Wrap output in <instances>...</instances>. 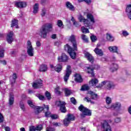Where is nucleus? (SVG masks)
<instances>
[{"instance_id":"obj_18","label":"nucleus","mask_w":131,"mask_h":131,"mask_svg":"<svg viewBox=\"0 0 131 131\" xmlns=\"http://www.w3.org/2000/svg\"><path fill=\"white\" fill-rule=\"evenodd\" d=\"M50 68L52 71L55 70L57 72H60L62 70V64H58L56 67H54V65H50Z\"/></svg>"},{"instance_id":"obj_5","label":"nucleus","mask_w":131,"mask_h":131,"mask_svg":"<svg viewBox=\"0 0 131 131\" xmlns=\"http://www.w3.org/2000/svg\"><path fill=\"white\" fill-rule=\"evenodd\" d=\"M78 19L80 22H83L85 27H89V29H93V25L91 24V23L89 21L88 19L84 18L83 16L80 14L78 17Z\"/></svg>"},{"instance_id":"obj_63","label":"nucleus","mask_w":131,"mask_h":131,"mask_svg":"<svg viewBox=\"0 0 131 131\" xmlns=\"http://www.w3.org/2000/svg\"><path fill=\"white\" fill-rule=\"evenodd\" d=\"M101 61H102V62H107V61H108V59L106 57H102L101 58Z\"/></svg>"},{"instance_id":"obj_50","label":"nucleus","mask_w":131,"mask_h":131,"mask_svg":"<svg viewBox=\"0 0 131 131\" xmlns=\"http://www.w3.org/2000/svg\"><path fill=\"white\" fill-rule=\"evenodd\" d=\"M5 56V51L4 50H0V58H4Z\"/></svg>"},{"instance_id":"obj_49","label":"nucleus","mask_w":131,"mask_h":131,"mask_svg":"<svg viewBox=\"0 0 131 131\" xmlns=\"http://www.w3.org/2000/svg\"><path fill=\"white\" fill-rule=\"evenodd\" d=\"M36 130L40 131L42 129V125H38L35 127Z\"/></svg>"},{"instance_id":"obj_3","label":"nucleus","mask_w":131,"mask_h":131,"mask_svg":"<svg viewBox=\"0 0 131 131\" xmlns=\"http://www.w3.org/2000/svg\"><path fill=\"white\" fill-rule=\"evenodd\" d=\"M49 31H50V24H46L41 28L39 34L43 38H46Z\"/></svg>"},{"instance_id":"obj_62","label":"nucleus","mask_w":131,"mask_h":131,"mask_svg":"<svg viewBox=\"0 0 131 131\" xmlns=\"http://www.w3.org/2000/svg\"><path fill=\"white\" fill-rule=\"evenodd\" d=\"M110 51L111 53H116L117 54H119V52H118V50H110Z\"/></svg>"},{"instance_id":"obj_14","label":"nucleus","mask_w":131,"mask_h":131,"mask_svg":"<svg viewBox=\"0 0 131 131\" xmlns=\"http://www.w3.org/2000/svg\"><path fill=\"white\" fill-rule=\"evenodd\" d=\"M107 109H120L121 108V103L119 102H116L111 105V106H108Z\"/></svg>"},{"instance_id":"obj_45","label":"nucleus","mask_w":131,"mask_h":131,"mask_svg":"<svg viewBox=\"0 0 131 131\" xmlns=\"http://www.w3.org/2000/svg\"><path fill=\"white\" fill-rule=\"evenodd\" d=\"M122 34L123 36H124V37H126V36H128V35H129V33H128V32L126 30L122 31Z\"/></svg>"},{"instance_id":"obj_34","label":"nucleus","mask_w":131,"mask_h":131,"mask_svg":"<svg viewBox=\"0 0 131 131\" xmlns=\"http://www.w3.org/2000/svg\"><path fill=\"white\" fill-rule=\"evenodd\" d=\"M27 50H33V47H32V44L30 40H28L27 41Z\"/></svg>"},{"instance_id":"obj_6","label":"nucleus","mask_w":131,"mask_h":131,"mask_svg":"<svg viewBox=\"0 0 131 131\" xmlns=\"http://www.w3.org/2000/svg\"><path fill=\"white\" fill-rule=\"evenodd\" d=\"M105 84L107 90H111L112 89H114V88H115V84H114V83L110 81H103L101 84H99L98 86H96V88H102V86H104Z\"/></svg>"},{"instance_id":"obj_22","label":"nucleus","mask_w":131,"mask_h":131,"mask_svg":"<svg viewBox=\"0 0 131 131\" xmlns=\"http://www.w3.org/2000/svg\"><path fill=\"white\" fill-rule=\"evenodd\" d=\"M68 53L69 54L72 59H75L76 58V53L74 50H69Z\"/></svg>"},{"instance_id":"obj_35","label":"nucleus","mask_w":131,"mask_h":131,"mask_svg":"<svg viewBox=\"0 0 131 131\" xmlns=\"http://www.w3.org/2000/svg\"><path fill=\"white\" fill-rule=\"evenodd\" d=\"M19 106L20 109L23 111V112H25L26 111V108L25 107V104H24V102L23 101H20Z\"/></svg>"},{"instance_id":"obj_54","label":"nucleus","mask_w":131,"mask_h":131,"mask_svg":"<svg viewBox=\"0 0 131 131\" xmlns=\"http://www.w3.org/2000/svg\"><path fill=\"white\" fill-rule=\"evenodd\" d=\"M101 48H102V44L98 43H97L96 48L95 49V50H100Z\"/></svg>"},{"instance_id":"obj_17","label":"nucleus","mask_w":131,"mask_h":131,"mask_svg":"<svg viewBox=\"0 0 131 131\" xmlns=\"http://www.w3.org/2000/svg\"><path fill=\"white\" fill-rule=\"evenodd\" d=\"M84 57L89 61V62H91V63H93L94 62V57H93V56H92V54H90V53L88 52H84Z\"/></svg>"},{"instance_id":"obj_55","label":"nucleus","mask_w":131,"mask_h":131,"mask_svg":"<svg viewBox=\"0 0 131 131\" xmlns=\"http://www.w3.org/2000/svg\"><path fill=\"white\" fill-rule=\"evenodd\" d=\"M71 102L72 104H74V105H76V100H75V98L74 97L71 98Z\"/></svg>"},{"instance_id":"obj_26","label":"nucleus","mask_w":131,"mask_h":131,"mask_svg":"<svg viewBox=\"0 0 131 131\" xmlns=\"http://www.w3.org/2000/svg\"><path fill=\"white\" fill-rule=\"evenodd\" d=\"M8 104L10 106H12L14 104V94L13 93L10 94Z\"/></svg>"},{"instance_id":"obj_11","label":"nucleus","mask_w":131,"mask_h":131,"mask_svg":"<svg viewBox=\"0 0 131 131\" xmlns=\"http://www.w3.org/2000/svg\"><path fill=\"white\" fill-rule=\"evenodd\" d=\"M14 5L16 8H20V9H23L24 8H26V6H27V3L25 2L15 1L14 2Z\"/></svg>"},{"instance_id":"obj_24","label":"nucleus","mask_w":131,"mask_h":131,"mask_svg":"<svg viewBox=\"0 0 131 131\" xmlns=\"http://www.w3.org/2000/svg\"><path fill=\"white\" fill-rule=\"evenodd\" d=\"M11 27H15V28H19V26H18V20L16 19H13L11 21Z\"/></svg>"},{"instance_id":"obj_43","label":"nucleus","mask_w":131,"mask_h":131,"mask_svg":"<svg viewBox=\"0 0 131 131\" xmlns=\"http://www.w3.org/2000/svg\"><path fill=\"white\" fill-rule=\"evenodd\" d=\"M81 30L83 33H90V31L87 28H85L84 27H82Z\"/></svg>"},{"instance_id":"obj_58","label":"nucleus","mask_w":131,"mask_h":131,"mask_svg":"<svg viewBox=\"0 0 131 131\" xmlns=\"http://www.w3.org/2000/svg\"><path fill=\"white\" fill-rule=\"evenodd\" d=\"M29 130L30 131H36L35 126H30L29 127Z\"/></svg>"},{"instance_id":"obj_33","label":"nucleus","mask_w":131,"mask_h":131,"mask_svg":"<svg viewBox=\"0 0 131 131\" xmlns=\"http://www.w3.org/2000/svg\"><path fill=\"white\" fill-rule=\"evenodd\" d=\"M71 21L73 22V25L76 27H79V26H80V25H79V23L75 21V19H74V17H73V16L71 17Z\"/></svg>"},{"instance_id":"obj_20","label":"nucleus","mask_w":131,"mask_h":131,"mask_svg":"<svg viewBox=\"0 0 131 131\" xmlns=\"http://www.w3.org/2000/svg\"><path fill=\"white\" fill-rule=\"evenodd\" d=\"M66 6L67 7V9L70 10V11H72V12H74L75 11V8L72 5V4L70 3L69 2H67L66 3Z\"/></svg>"},{"instance_id":"obj_42","label":"nucleus","mask_w":131,"mask_h":131,"mask_svg":"<svg viewBox=\"0 0 131 131\" xmlns=\"http://www.w3.org/2000/svg\"><path fill=\"white\" fill-rule=\"evenodd\" d=\"M94 52L98 56H103V51L101 50H95Z\"/></svg>"},{"instance_id":"obj_31","label":"nucleus","mask_w":131,"mask_h":131,"mask_svg":"<svg viewBox=\"0 0 131 131\" xmlns=\"http://www.w3.org/2000/svg\"><path fill=\"white\" fill-rule=\"evenodd\" d=\"M38 9H39L38 4H35L33 7V13H34V14H37V13L38 12Z\"/></svg>"},{"instance_id":"obj_19","label":"nucleus","mask_w":131,"mask_h":131,"mask_svg":"<svg viewBox=\"0 0 131 131\" xmlns=\"http://www.w3.org/2000/svg\"><path fill=\"white\" fill-rule=\"evenodd\" d=\"M98 83H99V80L96 78L92 79L89 81V84L91 86H97V84H98Z\"/></svg>"},{"instance_id":"obj_44","label":"nucleus","mask_w":131,"mask_h":131,"mask_svg":"<svg viewBox=\"0 0 131 131\" xmlns=\"http://www.w3.org/2000/svg\"><path fill=\"white\" fill-rule=\"evenodd\" d=\"M50 117L53 120H56L59 118V115L57 114H52V115H50Z\"/></svg>"},{"instance_id":"obj_25","label":"nucleus","mask_w":131,"mask_h":131,"mask_svg":"<svg viewBox=\"0 0 131 131\" xmlns=\"http://www.w3.org/2000/svg\"><path fill=\"white\" fill-rule=\"evenodd\" d=\"M118 69V64L116 63H113L111 66L110 70L111 72H114V71H117Z\"/></svg>"},{"instance_id":"obj_28","label":"nucleus","mask_w":131,"mask_h":131,"mask_svg":"<svg viewBox=\"0 0 131 131\" xmlns=\"http://www.w3.org/2000/svg\"><path fill=\"white\" fill-rule=\"evenodd\" d=\"M75 81H76L77 82H82V78H81V76H80V75L76 74L75 75Z\"/></svg>"},{"instance_id":"obj_32","label":"nucleus","mask_w":131,"mask_h":131,"mask_svg":"<svg viewBox=\"0 0 131 131\" xmlns=\"http://www.w3.org/2000/svg\"><path fill=\"white\" fill-rule=\"evenodd\" d=\"M63 90L64 92L65 96L66 97H68L69 96H70L71 94H72V91H71V90L68 89V88H64Z\"/></svg>"},{"instance_id":"obj_1","label":"nucleus","mask_w":131,"mask_h":131,"mask_svg":"<svg viewBox=\"0 0 131 131\" xmlns=\"http://www.w3.org/2000/svg\"><path fill=\"white\" fill-rule=\"evenodd\" d=\"M28 104L30 107L34 109V113L36 115L39 114L42 110H44L46 117H50V112L49 111V105H43V106H36L33 105L31 100L28 101Z\"/></svg>"},{"instance_id":"obj_10","label":"nucleus","mask_w":131,"mask_h":131,"mask_svg":"<svg viewBox=\"0 0 131 131\" xmlns=\"http://www.w3.org/2000/svg\"><path fill=\"white\" fill-rule=\"evenodd\" d=\"M13 36H14V32H13V31H9L6 37L7 41L8 43H12V42L14 41Z\"/></svg>"},{"instance_id":"obj_52","label":"nucleus","mask_w":131,"mask_h":131,"mask_svg":"<svg viewBox=\"0 0 131 131\" xmlns=\"http://www.w3.org/2000/svg\"><path fill=\"white\" fill-rule=\"evenodd\" d=\"M51 125H53V126H60V125H61V124L60 123H58V122H53L52 123Z\"/></svg>"},{"instance_id":"obj_27","label":"nucleus","mask_w":131,"mask_h":131,"mask_svg":"<svg viewBox=\"0 0 131 131\" xmlns=\"http://www.w3.org/2000/svg\"><path fill=\"white\" fill-rule=\"evenodd\" d=\"M86 16H87V19L90 20L91 22H92V23L94 24L95 23V22H96L95 21V18L94 17V16L93 15V14L91 13H88Z\"/></svg>"},{"instance_id":"obj_37","label":"nucleus","mask_w":131,"mask_h":131,"mask_svg":"<svg viewBox=\"0 0 131 131\" xmlns=\"http://www.w3.org/2000/svg\"><path fill=\"white\" fill-rule=\"evenodd\" d=\"M90 38L92 42H96V41L98 40V38H97V36L93 34H91Z\"/></svg>"},{"instance_id":"obj_15","label":"nucleus","mask_w":131,"mask_h":131,"mask_svg":"<svg viewBox=\"0 0 131 131\" xmlns=\"http://www.w3.org/2000/svg\"><path fill=\"white\" fill-rule=\"evenodd\" d=\"M70 41L73 43V47L74 48V50L77 49V45H76V40L75 39V35H72L69 38Z\"/></svg>"},{"instance_id":"obj_53","label":"nucleus","mask_w":131,"mask_h":131,"mask_svg":"<svg viewBox=\"0 0 131 131\" xmlns=\"http://www.w3.org/2000/svg\"><path fill=\"white\" fill-rule=\"evenodd\" d=\"M37 97H38V99H39L40 100H41L42 101L46 100V98L45 97V96H43L42 95H38Z\"/></svg>"},{"instance_id":"obj_39","label":"nucleus","mask_w":131,"mask_h":131,"mask_svg":"<svg viewBox=\"0 0 131 131\" xmlns=\"http://www.w3.org/2000/svg\"><path fill=\"white\" fill-rule=\"evenodd\" d=\"M81 39L84 42H86L88 43L89 42V38H88V36L84 34L81 35Z\"/></svg>"},{"instance_id":"obj_30","label":"nucleus","mask_w":131,"mask_h":131,"mask_svg":"<svg viewBox=\"0 0 131 131\" xmlns=\"http://www.w3.org/2000/svg\"><path fill=\"white\" fill-rule=\"evenodd\" d=\"M48 70V67H47V65L45 64H42L40 66L39 71L41 72H45Z\"/></svg>"},{"instance_id":"obj_51","label":"nucleus","mask_w":131,"mask_h":131,"mask_svg":"<svg viewBox=\"0 0 131 131\" xmlns=\"http://www.w3.org/2000/svg\"><path fill=\"white\" fill-rule=\"evenodd\" d=\"M119 48L117 46H111L108 47V50H118Z\"/></svg>"},{"instance_id":"obj_13","label":"nucleus","mask_w":131,"mask_h":131,"mask_svg":"<svg viewBox=\"0 0 131 131\" xmlns=\"http://www.w3.org/2000/svg\"><path fill=\"white\" fill-rule=\"evenodd\" d=\"M95 67H93V66L87 67L85 69V72L89 73V74H91V77H94L95 76V74L94 73V69H95Z\"/></svg>"},{"instance_id":"obj_9","label":"nucleus","mask_w":131,"mask_h":131,"mask_svg":"<svg viewBox=\"0 0 131 131\" xmlns=\"http://www.w3.org/2000/svg\"><path fill=\"white\" fill-rule=\"evenodd\" d=\"M71 74V67L70 66H68L67 67V70L66 71V74L63 77L64 81L65 82H67L68 81V79H69V77Z\"/></svg>"},{"instance_id":"obj_47","label":"nucleus","mask_w":131,"mask_h":131,"mask_svg":"<svg viewBox=\"0 0 131 131\" xmlns=\"http://www.w3.org/2000/svg\"><path fill=\"white\" fill-rule=\"evenodd\" d=\"M90 87L88 85H84L82 86L81 91H88V90H89Z\"/></svg>"},{"instance_id":"obj_64","label":"nucleus","mask_w":131,"mask_h":131,"mask_svg":"<svg viewBox=\"0 0 131 131\" xmlns=\"http://www.w3.org/2000/svg\"><path fill=\"white\" fill-rule=\"evenodd\" d=\"M36 44L37 47H40V46L41 45V44L40 43V42L39 41H37L36 42Z\"/></svg>"},{"instance_id":"obj_2","label":"nucleus","mask_w":131,"mask_h":131,"mask_svg":"<svg viewBox=\"0 0 131 131\" xmlns=\"http://www.w3.org/2000/svg\"><path fill=\"white\" fill-rule=\"evenodd\" d=\"M97 131H112V128L109 123L104 120L97 126Z\"/></svg>"},{"instance_id":"obj_48","label":"nucleus","mask_w":131,"mask_h":131,"mask_svg":"<svg viewBox=\"0 0 131 131\" xmlns=\"http://www.w3.org/2000/svg\"><path fill=\"white\" fill-rule=\"evenodd\" d=\"M60 87L57 86L55 90V93L57 94V95H61V92L59 91Z\"/></svg>"},{"instance_id":"obj_4","label":"nucleus","mask_w":131,"mask_h":131,"mask_svg":"<svg viewBox=\"0 0 131 131\" xmlns=\"http://www.w3.org/2000/svg\"><path fill=\"white\" fill-rule=\"evenodd\" d=\"M78 109L82 113L81 114V117H85V116H91L92 115V111L84 107L82 104L79 106Z\"/></svg>"},{"instance_id":"obj_29","label":"nucleus","mask_w":131,"mask_h":131,"mask_svg":"<svg viewBox=\"0 0 131 131\" xmlns=\"http://www.w3.org/2000/svg\"><path fill=\"white\" fill-rule=\"evenodd\" d=\"M16 78H17V75L14 73L13 75L10 77V82L11 84L15 83Z\"/></svg>"},{"instance_id":"obj_23","label":"nucleus","mask_w":131,"mask_h":131,"mask_svg":"<svg viewBox=\"0 0 131 131\" xmlns=\"http://www.w3.org/2000/svg\"><path fill=\"white\" fill-rule=\"evenodd\" d=\"M126 13L128 17V18L131 20V5L129 4L127 5L126 8Z\"/></svg>"},{"instance_id":"obj_61","label":"nucleus","mask_w":131,"mask_h":131,"mask_svg":"<svg viewBox=\"0 0 131 131\" xmlns=\"http://www.w3.org/2000/svg\"><path fill=\"white\" fill-rule=\"evenodd\" d=\"M4 121V116H3V115L0 113V123L1 122H3Z\"/></svg>"},{"instance_id":"obj_60","label":"nucleus","mask_w":131,"mask_h":131,"mask_svg":"<svg viewBox=\"0 0 131 131\" xmlns=\"http://www.w3.org/2000/svg\"><path fill=\"white\" fill-rule=\"evenodd\" d=\"M64 50H71V47L69 45L67 44L66 46H64Z\"/></svg>"},{"instance_id":"obj_8","label":"nucleus","mask_w":131,"mask_h":131,"mask_svg":"<svg viewBox=\"0 0 131 131\" xmlns=\"http://www.w3.org/2000/svg\"><path fill=\"white\" fill-rule=\"evenodd\" d=\"M74 120V116L70 114H68L67 117L63 120V124L65 126H68L71 121Z\"/></svg>"},{"instance_id":"obj_38","label":"nucleus","mask_w":131,"mask_h":131,"mask_svg":"<svg viewBox=\"0 0 131 131\" xmlns=\"http://www.w3.org/2000/svg\"><path fill=\"white\" fill-rule=\"evenodd\" d=\"M57 25L59 27V28H61V29H63V28H64V25H63V21H62V20L60 19L57 20Z\"/></svg>"},{"instance_id":"obj_57","label":"nucleus","mask_w":131,"mask_h":131,"mask_svg":"<svg viewBox=\"0 0 131 131\" xmlns=\"http://www.w3.org/2000/svg\"><path fill=\"white\" fill-rule=\"evenodd\" d=\"M114 121L115 123H119V122L121 121V119H120V118H116L114 119Z\"/></svg>"},{"instance_id":"obj_46","label":"nucleus","mask_w":131,"mask_h":131,"mask_svg":"<svg viewBox=\"0 0 131 131\" xmlns=\"http://www.w3.org/2000/svg\"><path fill=\"white\" fill-rule=\"evenodd\" d=\"M47 13H48V10H47V9H46V8H43L42 10V12L41 13V16H42V17H43L44 16H46V14H47Z\"/></svg>"},{"instance_id":"obj_40","label":"nucleus","mask_w":131,"mask_h":131,"mask_svg":"<svg viewBox=\"0 0 131 131\" xmlns=\"http://www.w3.org/2000/svg\"><path fill=\"white\" fill-rule=\"evenodd\" d=\"M105 102L107 105H110L112 103V99L110 97H106L105 98Z\"/></svg>"},{"instance_id":"obj_59","label":"nucleus","mask_w":131,"mask_h":131,"mask_svg":"<svg viewBox=\"0 0 131 131\" xmlns=\"http://www.w3.org/2000/svg\"><path fill=\"white\" fill-rule=\"evenodd\" d=\"M45 96L47 100H50V93L49 92L47 91L45 93Z\"/></svg>"},{"instance_id":"obj_41","label":"nucleus","mask_w":131,"mask_h":131,"mask_svg":"<svg viewBox=\"0 0 131 131\" xmlns=\"http://www.w3.org/2000/svg\"><path fill=\"white\" fill-rule=\"evenodd\" d=\"M27 53L30 57H33V55H34V51L33 50H28Z\"/></svg>"},{"instance_id":"obj_12","label":"nucleus","mask_w":131,"mask_h":131,"mask_svg":"<svg viewBox=\"0 0 131 131\" xmlns=\"http://www.w3.org/2000/svg\"><path fill=\"white\" fill-rule=\"evenodd\" d=\"M69 60V57L65 53L61 54L60 57H58V62H68Z\"/></svg>"},{"instance_id":"obj_56","label":"nucleus","mask_w":131,"mask_h":131,"mask_svg":"<svg viewBox=\"0 0 131 131\" xmlns=\"http://www.w3.org/2000/svg\"><path fill=\"white\" fill-rule=\"evenodd\" d=\"M85 100H86L88 103H91V104H94V102L92 101V100H91V98L87 97H85Z\"/></svg>"},{"instance_id":"obj_21","label":"nucleus","mask_w":131,"mask_h":131,"mask_svg":"<svg viewBox=\"0 0 131 131\" xmlns=\"http://www.w3.org/2000/svg\"><path fill=\"white\" fill-rule=\"evenodd\" d=\"M88 96L91 97L92 100H97L98 99V95L95 94L93 91H89L88 93Z\"/></svg>"},{"instance_id":"obj_7","label":"nucleus","mask_w":131,"mask_h":131,"mask_svg":"<svg viewBox=\"0 0 131 131\" xmlns=\"http://www.w3.org/2000/svg\"><path fill=\"white\" fill-rule=\"evenodd\" d=\"M55 104L57 107H60V110L62 113H66L67 110H66V103L64 101H57L55 103Z\"/></svg>"},{"instance_id":"obj_16","label":"nucleus","mask_w":131,"mask_h":131,"mask_svg":"<svg viewBox=\"0 0 131 131\" xmlns=\"http://www.w3.org/2000/svg\"><path fill=\"white\" fill-rule=\"evenodd\" d=\"M32 86L34 89H39V88L42 86V81L41 80H38L33 83Z\"/></svg>"},{"instance_id":"obj_36","label":"nucleus","mask_w":131,"mask_h":131,"mask_svg":"<svg viewBox=\"0 0 131 131\" xmlns=\"http://www.w3.org/2000/svg\"><path fill=\"white\" fill-rule=\"evenodd\" d=\"M106 39L109 41H114V37L112 36L111 34L107 33L106 34Z\"/></svg>"}]
</instances>
